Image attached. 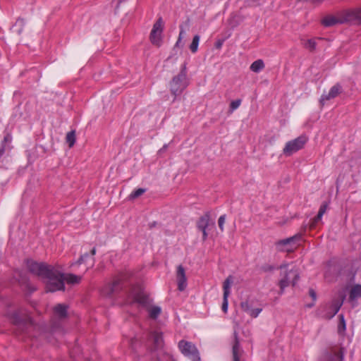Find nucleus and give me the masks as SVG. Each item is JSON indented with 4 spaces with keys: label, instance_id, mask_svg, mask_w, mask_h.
I'll return each mask as SVG.
<instances>
[{
    "label": "nucleus",
    "instance_id": "f3484780",
    "mask_svg": "<svg viewBox=\"0 0 361 361\" xmlns=\"http://www.w3.org/2000/svg\"><path fill=\"white\" fill-rule=\"evenodd\" d=\"M345 354L343 348H334L331 350L329 361H343Z\"/></svg>",
    "mask_w": 361,
    "mask_h": 361
},
{
    "label": "nucleus",
    "instance_id": "c9c22d12",
    "mask_svg": "<svg viewBox=\"0 0 361 361\" xmlns=\"http://www.w3.org/2000/svg\"><path fill=\"white\" fill-rule=\"evenodd\" d=\"M12 141V135L10 133H7L1 142V145L4 144V145L6 147V143H11Z\"/></svg>",
    "mask_w": 361,
    "mask_h": 361
},
{
    "label": "nucleus",
    "instance_id": "4c0bfd02",
    "mask_svg": "<svg viewBox=\"0 0 361 361\" xmlns=\"http://www.w3.org/2000/svg\"><path fill=\"white\" fill-rule=\"evenodd\" d=\"M262 270H263L264 271L267 272V271H273L274 268V267H273V266H271V265H265V266L262 267Z\"/></svg>",
    "mask_w": 361,
    "mask_h": 361
},
{
    "label": "nucleus",
    "instance_id": "e433bc0d",
    "mask_svg": "<svg viewBox=\"0 0 361 361\" xmlns=\"http://www.w3.org/2000/svg\"><path fill=\"white\" fill-rule=\"evenodd\" d=\"M240 306H241L242 309L243 310V311H245L249 314V312H250L251 308L247 302H241Z\"/></svg>",
    "mask_w": 361,
    "mask_h": 361
},
{
    "label": "nucleus",
    "instance_id": "ddd939ff",
    "mask_svg": "<svg viewBox=\"0 0 361 361\" xmlns=\"http://www.w3.org/2000/svg\"><path fill=\"white\" fill-rule=\"evenodd\" d=\"M125 279H126V275H121L119 278L115 279L112 283H109L105 286L103 289V293L107 296H111L118 289L121 281Z\"/></svg>",
    "mask_w": 361,
    "mask_h": 361
},
{
    "label": "nucleus",
    "instance_id": "f8f14e48",
    "mask_svg": "<svg viewBox=\"0 0 361 361\" xmlns=\"http://www.w3.org/2000/svg\"><path fill=\"white\" fill-rule=\"evenodd\" d=\"M176 279L178 283V289L180 291H183L187 287V279L185 269L182 265H179L177 268Z\"/></svg>",
    "mask_w": 361,
    "mask_h": 361
},
{
    "label": "nucleus",
    "instance_id": "a211bd4d",
    "mask_svg": "<svg viewBox=\"0 0 361 361\" xmlns=\"http://www.w3.org/2000/svg\"><path fill=\"white\" fill-rule=\"evenodd\" d=\"M210 224V214L209 212L204 214L197 221V227L199 230L207 229Z\"/></svg>",
    "mask_w": 361,
    "mask_h": 361
},
{
    "label": "nucleus",
    "instance_id": "a878e982",
    "mask_svg": "<svg viewBox=\"0 0 361 361\" xmlns=\"http://www.w3.org/2000/svg\"><path fill=\"white\" fill-rule=\"evenodd\" d=\"M302 44L307 49L312 51L315 49L317 43H316L315 39H310L303 41Z\"/></svg>",
    "mask_w": 361,
    "mask_h": 361
},
{
    "label": "nucleus",
    "instance_id": "bb28decb",
    "mask_svg": "<svg viewBox=\"0 0 361 361\" xmlns=\"http://www.w3.org/2000/svg\"><path fill=\"white\" fill-rule=\"evenodd\" d=\"M161 307L158 306H153L148 310L149 317L152 319H156L161 313Z\"/></svg>",
    "mask_w": 361,
    "mask_h": 361
},
{
    "label": "nucleus",
    "instance_id": "4be33fe9",
    "mask_svg": "<svg viewBox=\"0 0 361 361\" xmlns=\"http://www.w3.org/2000/svg\"><path fill=\"white\" fill-rule=\"evenodd\" d=\"M233 283V278L231 276H229L226 278V279L224 281L223 284V290H224V296L228 297L230 295V289L231 287V285Z\"/></svg>",
    "mask_w": 361,
    "mask_h": 361
},
{
    "label": "nucleus",
    "instance_id": "49530a36",
    "mask_svg": "<svg viewBox=\"0 0 361 361\" xmlns=\"http://www.w3.org/2000/svg\"><path fill=\"white\" fill-rule=\"evenodd\" d=\"M95 253H96V249L94 247L91 250V254H92V255H94Z\"/></svg>",
    "mask_w": 361,
    "mask_h": 361
},
{
    "label": "nucleus",
    "instance_id": "39448f33",
    "mask_svg": "<svg viewBox=\"0 0 361 361\" xmlns=\"http://www.w3.org/2000/svg\"><path fill=\"white\" fill-rule=\"evenodd\" d=\"M126 302L128 304L136 303L142 307H147L149 303V298L143 292L140 285L133 286L127 296Z\"/></svg>",
    "mask_w": 361,
    "mask_h": 361
},
{
    "label": "nucleus",
    "instance_id": "2f4dec72",
    "mask_svg": "<svg viewBox=\"0 0 361 361\" xmlns=\"http://www.w3.org/2000/svg\"><path fill=\"white\" fill-rule=\"evenodd\" d=\"M241 104L240 99H236L234 101H232L230 104V111L233 112L234 110L238 109Z\"/></svg>",
    "mask_w": 361,
    "mask_h": 361
},
{
    "label": "nucleus",
    "instance_id": "58836bf2",
    "mask_svg": "<svg viewBox=\"0 0 361 361\" xmlns=\"http://www.w3.org/2000/svg\"><path fill=\"white\" fill-rule=\"evenodd\" d=\"M183 35H184V30L183 28H181L180 32L179 33L178 41L176 42V45H178L180 42L182 38L183 37Z\"/></svg>",
    "mask_w": 361,
    "mask_h": 361
},
{
    "label": "nucleus",
    "instance_id": "20e7f679",
    "mask_svg": "<svg viewBox=\"0 0 361 361\" xmlns=\"http://www.w3.org/2000/svg\"><path fill=\"white\" fill-rule=\"evenodd\" d=\"M189 80L187 77L186 64L181 66L180 73L173 78L170 82V91L175 97L180 94L188 86Z\"/></svg>",
    "mask_w": 361,
    "mask_h": 361
},
{
    "label": "nucleus",
    "instance_id": "1a4fd4ad",
    "mask_svg": "<svg viewBox=\"0 0 361 361\" xmlns=\"http://www.w3.org/2000/svg\"><path fill=\"white\" fill-rule=\"evenodd\" d=\"M342 13L344 23L361 24V8L347 11Z\"/></svg>",
    "mask_w": 361,
    "mask_h": 361
},
{
    "label": "nucleus",
    "instance_id": "9d476101",
    "mask_svg": "<svg viewBox=\"0 0 361 361\" xmlns=\"http://www.w3.org/2000/svg\"><path fill=\"white\" fill-rule=\"evenodd\" d=\"M11 322L19 326H25L30 323V317L22 312L16 311L11 315Z\"/></svg>",
    "mask_w": 361,
    "mask_h": 361
},
{
    "label": "nucleus",
    "instance_id": "423d86ee",
    "mask_svg": "<svg viewBox=\"0 0 361 361\" xmlns=\"http://www.w3.org/2000/svg\"><path fill=\"white\" fill-rule=\"evenodd\" d=\"M301 235L296 234L292 237L279 240L275 242L274 246L278 252H293L298 245Z\"/></svg>",
    "mask_w": 361,
    "mask_h": 361
},
{
    "label": "nucleus",
    "instance_id": "9b49d317",
    "mask_svg": "<svg viewBox=\"0 0 361 361\" xmlns=\"http://www.w3.org/2000/svg\"><path fill=\"white\" fill-rule=\"evenodd\" d=\"M344 298V295L343 293H341L338 298L332 300L331 304L329 307L330 311L326 315V318L331 319L337 314V312L339 311L341 307L343 305Z\"/></svg>",
    "mask_w": 361,
    "mask_h": 361
},
{
    "label": "nucleus",
    "instance_id": "79ce46f5",
    "mask_svg": "<svg viewBox=\"0 0 361 361\" xmlns=\"http://www.w3.org/2000/svg\"><path fill=\"white\" fill-rule=\"evenodd\" d=\"M310 294L311 297H312L314 300H315V299H316V293H315V292H314L312 289H311V290H310Z\"/></svg>",
    "mask_w": 361,
    "mask_h": 361
},
{
    "label": "nucleus",
    "instance_id": "ea45409f",
    "mask_svg": "<svg viewBox=\"0 0 361 361\" xmlns=\"http://www.w3.org/2000/svg\"><path fill=\"white\" fill-rule=\"evenodd\" d=\"M202 232V240H205L207 238L208 233L207 232V229H201L200 230Z\"/></svg>",
    "mask_w": 361,
    "mask_h": 361
},
{
    "label": "nucleus",
    "instance_id": "c03bdc74",
    "mask_svg": "<svg viewBox=\"0 0 361 361\" xmlns=\"http://www.w3.org/2000/svg\"><path fill=\"white\" fill-rule=\"evenodd\" d=\"M168 147V145H164L161 149H160L159 152H164Z\"/></svg>",
    "mask_w": 361,
    "mask_h": 361
},
{
    "label": "nucleus",
    "instance_id": "c85d7f7f",
    "mask_svg": "<svg viewBox=\"0 0 361 361\" xmlns=\"http://www.w3.org/2000/svg\"><path fill=\"white\" fill-rule=\"evenodd\" d=\"M66 142L70 147H72L75 142V135L74 131H71L66 135Z\"/></svg>",
    "mask_w": 361,
    "mask_h": 361
},
{
    "label": "nucleus",
    "instance_id": "de8ad7c7",
    "mask_svg": "<svg viewBox=\"0 0 361 361\" xmlns=\"http://www.w3.org/2000/svg\"><path fill=\"white\" fill-rule=\"evenodd\" d=\"M221 45H222V43L221 42H218L216 44V48L219 49L221 47Z\"/></svg>",
    "mask_w": 361,
    "mask_h": 361
},
{
    "label": "nucleus",
    "instance_id": "393cba45",
    "mask_svg": "<svg viewBox=\"0 0 361 361\" xmlns=\"http://www.w3.org/2000/svg\"><path fill=\"white\" fill-rule=\"evenodd\" d=\"M164 28V22L161 18H159L154 24L152 31L162 33Z\"/></svg>",
    "mask_w": 361,
    "mask_h": 361
},
{
    "label": "nucleus",
    "instance_id": "2eb2a0df",
    "mask_svg": "<svg viewBox=\"0 0 361 361\" xmlns=\"http://www.w3.org/2000/svg\"><path fill=\"white\" fill-rule=\"evenodd\" d=\"M341 87L339 85H336L333 86L328 94H324L322 95L320 99V103L323 106L326 101L330 100L331 99H334L336 97L339 93L341 92Z\"/></svg>",
    "mask_w": 361,
    "mask_h": 361
},
{
    "label": "nucleus",
    "instance_id": "a19ab883",
    "mask_svg": "<svg viewBox=\"0 0 361 361\" xmlns=\"http://www.w3.org/2000/svg\"><path fill=\"white\" fill-rule=\"evenodd\" d=\"M5 151H6V147H5V146L3 144L2 146H1V148H0V159L1 158L3 154H4Z\"/></svg>",
    "mask_w": 361,
    "mask_h": 361
},
{
    "label": "nucleus",
    "instance_id": "cd10ccee",
    "mask_svg": "<svg viewBox=\"0 0 361 361\" xmlns=\"http://www.w3.org/2000/svg\"><path fill=\"white\" fill-rule=\"evenodd\" d=\"M200 38V36L197 35L193 37L192 43L190 45V49L192 53H195L197 51Z\"/></svg>",
    "mask_w": 361,
    "mask_h": 361
},
{
    "label": "nucleus",
    "instance_id": "f257e3e1",
    "mask_svg": "<svg viewBox=\"0 0 361 361\" xmlns=\"http://www.w3.org/2000/svg\"><path fill=\"white\" fill-rule=\"evenodd\" d=\"M27 267L31 273L45 280L47 290L49 292L64 290V281L73 285L81 281L80 276L71 274H63L57 269L44 263L30 260L27 262Z\"/></svg>",
    "mask_w": 361,
    "mask_h": 361
},
{
    "label": "nucleus",
    "instance_id": "5701e85b",
    "mask_svg": "<svg viewBox=\"0 0 361 361\" xmlns=\"http://www.w3.org/2000/svg\"><path fill=\"white\" fill-rule=\"evenodd\" d=\"M149 38H150V41L151 42L157 46V47H159L161 44V32H152L151 31L150 32V36H149Z\"/></svg>",
    "mask_w": 361,
    "mask_h": 361
},
{
    "label": "nucleus",
    "instance_id": "dca6fc26",
    "mask_svg": "<svg viewBox=\"0 0 361 361\" xmlns=\"http://www.w3.org/2000/svg\"><path fill=\"white\" fill-rule=\"evenodd\" d=\"M150 340H152L154 343V350H157L163 347L164 340L161 333L157 331L153 332L150 336Z\"/></svg>",
    "mask_w": 361,
    "mask_h": 361
},
{
    "label": "nucleus",
    "instance_id": "b1692460",
    "mask_svg": "<svg viewBox=\"0 0 361 361\" xmlns=\"http://www.w3.org/2000/svg\"><path fill=\"white\" fill-rule=\"evenodd\" d=\"M233 361H240V350L239 342L237 341V339L235 340V344L233 346Z\"/></svg>",
    "mask_w": 361,
    "mask_h": 361
},
{
    "label": "nucleus",
    "instance_id": "0eeeda50",
    "mask_svg": "<svg viewBox=\"0 0 361 361\" xmlns=\"http://www.w3.org/2000/svg\"><path fill=\"white\" fill-rule=\"evenodd\" d=\"M308 138L306 135H300L297 138L286 142L283 153L286 156H291L293 154L297 152L302 149L307 143Z\"/></svg>",
    "mask_w": 361,
    "mask_h": 361
},
{
    "label": "nucleus",
    "instance_id": "6e6552de",
    "mask_svg": "<svg viewBox=\"0 0 361 361\" xmlns=\"http://www.w3.org/2000/svg\"><path fill=\"white\" fill-rule=\"evenodd\" d=\"M178 348L185 356L192 361H200L199 351L192 343L181 340L178 343Z\"/></svg>",
    "mask_w": 361,
    "mask_h": 361
},
{
    "label": "nucleus",
    "instance_id": "4468645a",
    "mask_svg": "<svg viewBox=\"0 0 361 361\" xmlns=\"http://www.w3.org/2000/svg\"><path fill=\"white\" fill-rule=\"evenodd\" d=\"M343 20V13H341L338 16H327L322 19V23L326 27H331L337 24L344 23V21Z\"/></svg>",
    "mask_w": 361,
    "mask_h": 361
},
{
    "label": "nucleus",
    "instance_id": "7c9ffc66",
    "mask_svg": "<svg viewBox=\"0 0 361 361\" xmlns=\"http://www.w3.org/2000/svg\"><path fill=\"white\" fill-rule=\"evenodd\" d=\"M145 192V189L143 188H138L135 190L134 192H133L130 195L129 198L130 200H134L137 198L138 197L141 196L144 192Z\"/></svg>",
    "mask_w": 361,
    "mask_h": 361
},
{
    "label": "nucleus",
    "instance_id": "c756f323",
    "mask_svg": "<svg viewBox=\"0 0 361 361\" xmlns=\"http://www.w3.org/2000/svg\"><path fill=\"white\" fill-rule=\"evenodd\" d=\"M24 25H25V22H24L23 19H18L17 21L16 22L13 27L16 28V31L18 34H20L22 32Z\"/></svg>",
    "mask_w": 361,
    "mask_h": 361
},
{
    "label": "nucleus",
    "instance_id": "aec40b11",
    "mask_svg": "<svg viewBox=\"0 0 361 361\" xmlns=\"http://www.w3.org/2000/svg\"><path fill=\"white\" fill-rule=\"evenodd\" d=\"M360 298H361V285H356L352 288L349 298L351 301H354Z\"/></svg>",
    "mask_w": 361,
    "mask_h": 361
},
{
    "label": "nucleus",
    "instance_id": "7ed1b4c3",
    "mask_svg": "<svg viewBox=\"0 0 361 361\" xmlns=\"http://www.w3.org/2000/svg\"><path fill=\"white\" fill-rule=\"evenodd\" d=\"M281 279L279 281V286L281 289V294L283 293L284 289L290 285L294 286L299 279V272L295 266L289 269V264H283L280 265Z\"/></svg>",
    "mask_w": 361,
    "mask_h": 361
},
{
    "label": "nucleus",
    "instance_id": "72a5a7b5",
    "mask_svg": "<svg viewBox=\"0 0 361 361\" xmlns=\"http://www.w3.org/2000/svg\"><path fill=\"white\" fill-rule=\"evenodd\" d=\"M226 221V215H221L218 220L219 227L221 231H224V226Z\"/></svg>",
    "mask_w": 361,
    "mask_h": 361
},
{
    "label": "nucleus",
    "instance_id": "412c9836",
    "mask_svg": "<svg viewBox=\"0 0 361 361\" xmlns=\"http://www.w3.org/2000/svg\"><path fill=\"white\" fill-rule=\"evenodd\" d=\"M265 67L264 63L262 59L255 61L250 67V69L254 73H259Z\"/></svg>",
    "mask_w": 361,
    "mask_h": 361
},
{
    "label": "nucleus",
    "instance_id": "a18cd8bd",
    "mask_svg": "<svg viewBox=\"0 0 361 361\" xmlns=\"http://www.w3.org/2000/svg\"><path fill=\"white\" fill-rule=\"evenodd\" d=\"M341 324H343V328H345V321H344V319H343V316H341Z\"/></svg>",
    "mask_w": 361,
    "mask_h": 361
},
{
    "label": "nucleus",
    "instance_id": "f03ea898",
    "mask_svg": "<svg viewBox=\"0 0 361 361\" xmlns=\"http://www.w3.org/2000/svg\"><path fill=\"white\" fill-rule=\"evenodd\" d=\"M68 307L64 304H58L54 307L50 335L44 336L49 342H53L51 336H53L55 339H59L63 336L64 332L63 322L68 317Z\"/></svg>",
    "mask_w": 361,
    "mask_h": 361
},
{
    "label": "nucleus",
    "instance_id": "37998d69",
    "mask_svg": "<svg viewBox=\"0 0 361 361\" xmlns=\"http://www.w3.org/2000/svg\"><path fill=\"white\" fill-rule=\"evenodd\" d=\"M87 255H82V256L80 257V258L79 259L78 262H79V263H82V262H84L85 258L87 257Z\"/></svg>",
    "mask_w": 361,
    "mask_h": 361
},
{
    "label": "nucleus",
    "instance_id": "f704fd0d",
    "mask_svg": "<svg viewBox=\"0 0 361 361\" xmlns=\"http://www.w3.org/2000/svg\"><path fill=\"white\" fill-rule=\"evenodd\" d=\"M261 308L251 309L250 312H249V314L252 317H257L259 314L261 312Z\"/></svg>",
    "mask_w": 361,
    "mask_h": 361
},
{
    "label": "nucleus",
    "instance_id": "473e14b6",
    "mask_svg": "<svg viewBox=\"0 0 361 361\" xmlns=\"http://www.w3.org/2000/svg\"><path fill=\"white\" fill-rule=\"evenodd\" d=\"M228 297L223 296L222 310L225 313H226L228 311Z\"/></svg>",
    "mask_w": 361,
    "mask_h": 361
},
{
    "label": "nucleus",
    "instance_id": "6ab92c4d",
    "mask_svg": "<svg viewBox=\"0 0 361 361\" xmlns=\"http://www.w3.org/2000/svg\"><path fill=\"white\" fill-rule=\"evenodd\" d=\"M327 207H328V204L326 202H324L320 206L318 214H317V216H315V218L314 219L313 222L310 226L312 228L314 226V225L316 224V223L317 221H319L322 219V216L324 214V213L326 212V211L327 209Z\"/></svg>",
    "mask_w": 361,
    "mask_h": 361
}]
</instances>
